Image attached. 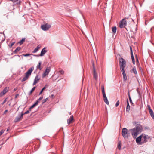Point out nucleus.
<instances>
[{
	"mask_svg": "<svg viewBox=\"0 0 154 154\" xmlns=\"http://www.w3.org/2000/svg\"><path fill=\"white\" fill-rule=\"evenodd\" d=\"M131 73H134L135 74H137V72L136 69V68L135 67H133V69L131 70Z\"/></svg>",
	"mask_w": 154,
	"mask_h": 154,
	"instance_id": "5701e85b",
	"label": "nucleus"
},
{
	"mask_svg": "<svg viewBox=\"0 0 154 154\" xmlns=\"http://www.w3.org/2000/svg\"><path fill=\"white\" fill-rule=\"evenodd\" d=\"M123 76V80L125 81L127 80V77L125 70H121Z\"/></svg>",
	"mask_w": 154,
	"mask_h": 154,
	"instance_id": "6ab92c4d",
	"label": "nucleus"
},
{
	"mask_svg": "<svg viewBox=\"0 0 154 154\" xmlns=\"http://www.w3.org/2000/svg\"><path fill=\"white\" fill-rule=\"evenodd\" d=\"M33 70L34 67H33L29 69L28 71L25 73V76L22 80V82H23L27 80L29 77L31 75L32 72Z\"/></svg>",
	"mask_w": 154,
	"mask_h": 154,
	"instance_id": "7ed1b4c3",
	"label": "nucleus"
},
{
	"mask_svg": "<svg viewBox=\"0 0 154 154\" xmlns=\"http://www.w3.org/2000/svg\"><path fill=\"white\" fill-rule=\"evenodd\" d=\"M38 100H37L34 103V104L35 105V106H36L38 104Z\"/></svg>",
	"mask_w": 154,
	"mask_h": 154,
	"instance_id": "a19ab883",
	"label": "nucleus"
},
{
	"mask_svg": "<svg viewBox=\"0 0 154 154\" xmlns=\"http://www.w3.org/2000/svg\"><path fill=\"white\" fill-rule=\"evenodd\" d=\"M17 1V0H12V2H13L14 3H15Z\"/></svg>",
	"mask_w": 154,
	"mask_h": 154,
	"instance_id": "49530a36",
	"label": "nucleus"
},
{
	"mask_svg": "<svg viewBox=\"0 0 154 154\" xmlns=\"http://www.w3.org/2000/svg\"><path fill=\"white\" fill-rule=\"evenodd\" d=\"M46 48L44 47L41 51L40 55H34L33 56H34L39 57L40 56H43L47 52V51L46 50Z\"/></svg>",
	"mask_w": 154,
	"mask_h": 154,
	"instance_id": "f8f14e48",
	"label": "nucleus"
},
{
	"mask_svg": "<svg viewBox=\"0 0 154 154\" xmlns=\"http://www.w3.org/2000/svg\"><path fill=\"white\" fill-rule=\"evenodd\" d=\"M101 88L102 93L103 96L104 101L106 104L108 105H109V101L107 100V98L106 97V94L105 93L104 88V86L103 85H102Z\"/></svg>",
	"mask_w": 154,
	"mask_h": 154,
	"instance_id": "6e6552de",
	"label": "nucleus"
},
{
	"mask_svg": "<svg viewBox=\"0 0 154 154\" xmlns=\"http://www.w3.org/2000/svg\"><path fill=\"white\" fill-rule=\"evenodd\" d=\"M119 61L121 70H125V68L126 65L125 60L122 58L120 57L119 59Z\"/></svg>",
	"mask_w": 154,
	"mask_h": 154,
	"instance_id": "f03ea898",
	"label": "nucleus"
},
{
	"mask_svg": "<svg viewBox=\"0 0 154 154\" xmlns=\"http://www.w3.org/2000/svg\"><path fill=\"white\" fill-rule=\"evenodd\" d=\"M59 72L61 74H64V72L62 70H61Z\"/></svg>",
	"mask_w": 154,
	"mask_h": 154,
	"instance_id": "79ce46f5",
	"label": "nucleus"
},
{
	"mask_svg": "<svg viewBox=\"0 0 154 154\" xmlns=\"http://www.w3.org/2000/svg\"><path fill=\"white\" fill-rule=\"evenodd\" d=\"M101 88L102 93L103 96L104 101L106 104L108 105H109V101L107 100V98L106 97V94L105 93L104 88V86L103 85H102Z\"/></svg>",
	"mask_w": 154,
	"mask_h": 154,
	"instance_id": "0eeeda50",
	"label": "nucleus"
},
{
	"mask_svg": "<svg viewBox=\"0 0 154 154\" xmlns=\"http://www.w3.org/2000/svg\"><path fill=\"white\" fill-rule=\"evenodd\" d=\"M122 134L125 139L128 138L130 136V133L126 128H123L122 130Z\"/></svg>",
	"mask_w": 154,
	"mask_h": 154,
	"instance_id": "20e7f679",
	"label": "nucleus"
},
{
	"mask_svg": "<svg viewBox=\"0 0 154 154\" xmlns=\"http://www.w3.org/2000/svg\"><path fill=\"white\" fill-rule=\"evenodd\" d=\"M147 107L149 110V112L151 116L153 119H154V114L151 108L149 105H148Z\"/></svg>",
	"mask_w": 154,
	"mask_h": 154,
	"instance_id": "2eb2a0df",
	"label": "nucleus"
},
{
	"mask_svg": "<svg viewBox=\"0 0 154 154\" xmlns=\"http://www.w3.org/2000/svg\"><path fill=\"white\" fill-rule=\"evenodd\" d=\"M6 101V99H5V100L3 103V104H4L5 103Z\"/></svg>",
	"mask_w": 154,
	"mask_h": 154,
	"instance_id": "09e8293b",
	"label": "nucleus"
},
{
	"mask_svg": "<svg viewBox=\"0 0 154 154\" xmlns=\"http://www.w3.org/2000/svg\"><path fill=\"white\" fill-rule=\"evenodd\" d=\"M73 119V117L72 115L70 118L69 119H67V122L68 124H69L72 122Z\"/></svg>",
	"mask_w": 154,
	"mask_h": 154,
	"instance_id": "4be33fe9",
	"label": "nucleus"
},
{
	"mask_svg": "<svg viewBox=\"0 0 154 154\" xmlns=\"http://www.w3.org/2000/svg\"><path fill=\"white\" fill-rule=\"evenodd\" d=\"M25 38H22V40H21L20 42H19L18 43L20 44V45L23 44L24 42H25Z\"/></svg>",
	"mask_w": 154,
	"mask_h": 154,
	"instance_id": "cd10ccee",
	"label": "nucleus"
},
{
	"mask_svg": "<svg viewBox=\"0 0 154 154\" xmlns=\"http://www.w3.org/2000/svg\"><path fill=\"white\" fill-rule=\"evenodd\" d=\"M137 91L138 93V94L139 96L140 97V96H141V94L140 93V92L138 91V88L137 89Z\"/></svg>",
	"mask_w": 154,
	"mask_h": 154,
	"instance_id": "ea45409f",
	"label": "nucleus"
},
{
	"mask_svg": "<svg viewBox=\"0 0 154 154\" xmlns=\"http://www.w3.org/2000/svg\"><path fill=\"white\" fill-rule=\"evenodd\" d=\"M21 49V48L20 47H18L13 52L14 54H16L17 52L19 51H20Z\"/></svg>",
	"mask_w": 154,
	"mask_h": 154,
	"instance_id": "393cba45",
	"label": "nucleus"
},
{
	"mask_svg": "<svg viewBox=\"0 0 154 154\" xmlns=\"http://www.w3.org/2000/svg\"><path fill=\"white\" fill-rule=\"evenodd\" d=\"M128 17H125L119 22V27L121 28H124L127 25V21L126 20L128 19Z\"/></svg>",
	"mask_w": 154,
	"mask_h": 154,
	"instance_id": "39448f33",
	"label": "nucleus"
},
{
	"mask_svg": "<svg viewBox=\"0 0 154 154\" xmlns=\"http://www.w3.org/2000/svg\"><path fill=\"white\" fill-rule=\"evenodd\" d=\"M32 106L33 107H35V106H35V105L34 104L33 105H32Z\"/></svg>",
	"mask_w": 154,
	"mask_h": 154,
	"instance_id": "864d4df0",
	"label": "nucleus"
},
{
	"mask_svg": "<svg viewBox=\"0 0 154 154\" xmlns=\"http://www.w3.org/2000/svg\"><path fill=\"white\" fill-rule=\"evenodd\" d=\"M40 79V75L38 74L35 78L34 82L33 83V85H34L37 84Z\"/></svg>",
	"mask_w": 154,
	"mask_h": 154,
	"instance_id": "ddd939ff",
	"label": "nucleus"
},
{
	"mask_svg": "<svg viewBox=\"0 0 154 154\" xmlns=\"http://www.w3.org/2000/svg\"><path fill=\"white\" fill-rule=\"evenodd\" d=\"M48 98H46L45 99L43 100L42 101V104H43L45 102H46L47 101V100H48Z\"/></svg>",
	"mask_w": 154,
	"mask_h": 154,
	"instance_id": "2f4dec72",
	"label": "nucleus"
},
{
	"mask_svg": "<svg viewBox=\"0 0 154 154\" xmlns=\"http://www.w3.org/2000/svg\"><path fill=\"white\" fill-rule=\"evenodd\" d=\"M136 62H137L138 63L139 62L138 58H137V59H136Z\"/></svg>",
	"mask_w": 154,
	"mask_h": 154,
	"instance_id": "603ef678",
	"label": "nucleus"
},
{
	"mask_svg": "<svg viewBox=\"0 0 154 154\" xmlns=\"http://www.w3.org/2000/svg\"><path fill=\"white\" fill-rule=\"evenodd\" d=\"M15 43V42H12L11 43L10 45H9V46L10 47H11L13 46V45Z\"/></svg>",
	"mask_w": 154,
	"mask_h": 154,
	"instance_id": "e433bc0d",
	"label": "nucleus"
},
{
	"mask_svg": "<svg viewBox=\"0 0 154 154\" xmlns=\"http://www.w3.org/2000/svg\"><path fill=\"white\" fill-rule=\"evenodd\" d=\"M36 88V87L35 86L32 88V89H31V90L30 91V94H32V91H34V90H35Z\"/></svg>",
	"mask_w": 154,
	"mask_h": 154,
	"instance_id": "473e14b6",
	"label": "nucleus"
},
{
	"mask_svg": "<svg viewBox=\"0 0 154 154\" xmlns=\"http://www.w3.org/2000/svg\"><path fill=\"white\" fill-rule=\"evenodd\" d=\"M135 57L136 58V59H137V58H138L137 55H135Z\"/></svg>",
	"mask_w": 154,
	"mask_h": 154,
	"instance_id": "5fc2aeb1",
	"label": "nucleus"
},
{
	"mask_svg": "<svg viewBox=\"0 0 154 154\" xmlns=\"http://www.w3.org/2000/svg\"><path fill=\"white\" fill-rule=\"evenodd\" d=\"M112 32L115 34L116 32V26L112 27Z\"/></svg>",
	"mask_w": 154,
	"mask_h": 154,
	"instance_id": "a878e982",
	"label": "nucleus"
},
{
	"mask_svg": "<svg viewBox=\"0 0 154 154\" xmlns=\"http://www.w3.org/2000/svg\"><path fill=\"white\" fill-rule=\"evenodd\" d=\"M21 3V1L20 0H17L15 3V4L20 5Z\"/></svg>",
	"mask_w": 154,
	"mask_h": 154,
	"instance_id": "72a5a7b5",
	"label": "nucleus"
},
{
	"mask_svg": "<svg viewBox=\"0 0 154 154\" xmlns=\"http://www.w3.org/2000/svg\"><path fill=\"white\" fill-rule=\"evenodd\" d=\"M4 130H2L0 131V136H1L2 134L4 133Z\"/></svg>",
	"mask_w": 154,
	"mask_h": 154,
	"instance_id": "58836bf2",
	"label": "nucleus"
},
{
	"mask_svg": "<svg viewBox=\"0 0 154 154\" xmlns=\"http://www.w3.org/2000/svg\"><path fill=\"white\" fill-rule=\"evenodd\" d=\"M133 138H135L137 135L141 131V127L139 125H137L132 129L130 130Z\"/></svg>",
	"mask_w": 154,
	"mask_h": 154,
	"instance_id": "f257e3e1",
	"label": "nucleus"
},
{
	"mask_svg": "<svg viewBox=\"0 0 154 154\" xmlns=\"http://www.w3.org/2000/svg\"><path fill=\"white\" fill-rule=\"evenodd\" d=\"M29 112L30 111L29 110H28L26 112H25L24 113H23V115L29 113Z\"/></svg>",
	"mask_w": 154,
	"mask_h": 154,
	"instance_id": "4c0bfd02",
	"label": "nucleus"
},
{
	"mask_svg": "<svg viewBox=\"0 0 154 154\" xmlns=\"http://www.w3.org/2000/svg\"><path fill=\"white\" fill-rule=\"evenodd\" d=\"M40 46L39 45H38L33 51L32 53H34L36 52L40 48Z\"/></svg>",
	"mask_w": 154,
	"mask_h": 154,
	"instance_id": "b1692460",
	"label": "nucleus"
},
{
	"mask_svg": "<svg viewBox=\"0 0 154 154\" xmlns=\"http://www.w3.org/2000/svg\"><path fill=\"white\" fill-rule=\"evenodd\" d=\"M17 88H15L14 89V91H16L17 90Z\"/></svg>",
	"mask_w": 154,
	"mask_h": 154,
	"instance_id": "6e6d98bb",
	"label": "nucleus"
},
{
	"mask_svg": "<svg viewBox=\"0 0 154 154\" xmlns=\"http://www.w3.org/2000/svg\"><path fill=\"white\" fill-rule=\"evenodd\" d=\"M9 89V87H5L3 90L1 92L0 94V96H2L5 94L8 91Z\"/></svg>",
	"mask_w": 154,
	"mask_h": 154,
	"instance_id": "4468645a",
	"label": "nucleus"
},
{
	"mask_svg": "<svg viewBox=\"0 0 154 154\" xmlns=\"http://www.w3.org/2000/svg\"><path fill=\"white\" fill-rule=\"evenodd\" d=\"M128 96L129 98V100H130L131 104L133 105V103L132 102V100L131 99V98L130 96V94L129 92H128Z\"/></svg>",
	"mask_w": 154,
	"mask_h": 154,
	"instance_id": "c85d7f7f",
	"label": "nucleus"
},
{
	"mask_svg": "<svg viewBox=\"0 0 154 154\" xmlns=\"http://www.w3.org/2000/svg\"><path fill=\"white\" fill-rule=\"evenodd\" d=\"M101 88L102 93L103 96L104 101L106 104L108 105H109V101L107 100V98L106 97V94L105 93L104 88V86L103 85H102Z\"/></svg>",
	"mask_w": 154,
	"mask_h": 154,
	"instance_id": "1a4fd4ad",
	"label": "nucleus"
},
{
	"mask_svg": "<svg viewBox=\"0 0 154 154\" xmlns=\"http://www.w3.org/2000/svg\"><path fill=\"white\" fill-rule=\"evenodd\" d=\"M50 70L51 68L50 67H47L45 71L42 75V77L44 78L45 77L46 75H48L50 72Z\"/></svg>",
	"mask_w": 154,
	"mask_h": 154,
	"instance_id": "9b49d317",
	"label": "nucleus"
},
{
	"mask_svg": "<svg viewBox=\"0 0 154 154\" xmlns=\"http://www.w3.org/2000/svg\"><path fill=\"white\" fill-rule=\"evenodd\" d=\"M23 113H22L20 115L16 117L15 119V122H17L20 121L23 118Z\"/></svg>",
	"mask_w": 154,
	"mask_h": 154,
	"instance_id": "f3484780",
	"label": "nucleus"
},
{
	"mask_svg": "<svg viewBox=\"0 0 154 154\" xmlns=\"http://www.w3.org/2000/svg\"><path fill=\"white\" fill-rule=\"evenodd\" d=\"M42 98H43L42 97H41L38 99V101H40L41 100Z\"/></svg>",
	"mask_w": 154,
	"mask_h": 154,
	"instance_id": "37998d69",
	"label": "nucleus"
},
{
	"mask_svg": "<svg viewBox=\"0 0 154 154\" xmlns=\"http://www.w3.org/2000/svg\"><path fill=\"white\" fill-rule=\"evenodd\" d=\"M51 27V26L47 23L42 25L41 26L42 29L44 31L48 30Z\"/></svg>",
	"mask_w": 154,
	"mask_h": 154,
	"instance_id": "9d476101",
	"label": "nucleus"
},
{
	"mask_svg": "<svg viewBox=\"0 0 154 154\" xmlns=\"http://www.w3.org/2000/svg\"><path fill=\"white\" fill-rule=\"evenodd\" d=\"M18 95H19V94H16L15 95V97L17 98Z\"/></svg>",
	"mask_w": 154,
	"mask_h": 154,
	"instance_id": "8fccbe9b",
	"label": "nucleus"
},
{
	"mask_svg": "<svg viewBox=\"0 0 154 154\" xmlns=\"http://www.w3.org/2000/svg\"><path fill=\"white\" fill-rule=\"evenodd\" d=\"M46 86H45L42 89L41 91L39 93V94H41L42 93V92L46 88Z\"/></svg>",
	"mask_w": 154,
	"mask_h": 154,
	"instance_id": "7c9ffc66",
	"label": "nucleus"
},
{
	"mask_svg": "<svg viewBox=\"0 0 154 154\" xmlns=\"http://www.w3.org/2000/svg\"><path fill=\"white\" fill-rule=\"evenodd\" d=\"M119 100H118L117 102H116V107H117L119 104Z\"/></svg>",
	"mask_w": 154,
	"mask_h": 154,
	"instance_id": "c9c22d12",
	"label": "nucleus"
},
{
	"mask_svg": "<svg viewBox=\"0 0 154 154\" xmlns=\"http://www.w3.org/2000/svg\"><path fill=\"white\" fill-rule=\"evenodd\" d=\"M54 97V95L53 94H52L50 96V97L51 98H53Z\"/></svg>",
	"mask_w": 154,
	"mask_h": 154,
	"instance_id": "3c124183",
	"label": "nucleus"
},
{
	"mask_svg": "<svg viewBox=\"0 0 154 154\" xmlns=\"http://www.w3.org/2000/svg\"><path fill=\"white\" fill-rule=\"evenodd\" d=\"M31 55L32 54H23L22 55L24 57H27Z\"/></svg>",
	"mask_w": 154,
	"mask_h": 154,
	"instance_id": "f704fd0d",
	"label": "nucleus"
},
{
	"mask_svg": "<svg viewBox=\"0 0 154 154\" xmlns=\"http://www.w3.org/2000/svg\"><path fill=\"white\" fill-rule=\"evenodd\" d=\"M41 62L40 61H39L38 63V64L37 66V68L39 69L40 70H41L42 69V68L41 67Z\"/></svg>",
	"mask_w": 154,
	"mask_h": 154,
	"instance_id": "bb28decb",
	"label": "nucleus"
},
{
	"mask_svg": "<svg viewBox=\"0 0 154 154\" xmlns=\"http://www.w3.org/2000/svg\"><path fill=\"white\" fill-rule=\"evenodd\" d=\"M9 128H8V129H7V131H8L9 130Z\"/></svg>",
	"mask_w": 154,
	"mask_h": 154,
	"instance_id": "4d7b16f0",
	"label": "nucleus"
},
{
	"mask_svg": "<svg viewBox=\"0 0 154 154\" xmlns=\"http://www.w3.org/2000/svg\"><path fill=\"white\" fill-rule=\"evenodd\" d=\"M121 142H119L118 143V149L119 150H120L121 149Z\"/></svg>",
	"mask_w": 154,
	"mask_h": 154,
	"instance_id": "c756f323",
	"label": "nucleus"
},
{
	"mask_svg": "<svg viewBox=\"0 0 154 154\" xmlns=\"http://www.w3.org/2000/svg\"><path fill=\"white\" fill-rule=\"evenodd\" d=\"M33 107L32 106H31L29 108V110L30 111H31V109H32V108H33Z\"/></svg>",
	"mask_w": 154,
	"mask_h": 154,
	"instance_id": "a18cd8bd",
	"label": "nucleus"
},
{
	"mask_svg": "<svg viewBox=\"0 0 154 154\" xmlns=\"http://www.w3.org/2000/svg\"><path fill=\"white\" fill-rule=\"evenodd\" d=\"M142 142L141 143H140V144L146 143L148 141V140L150 139L151 140V139L150 137L148 135H146L145 134H142Z\"/></svg>",
	"mask_w": 154,
	"mask_h": 154,
	"instance_id": "423d86ee",
	"label": "nucleus"
},
{
	"mask_svg": "<svg viewBox=\"0 0 154 154\" xmlns=\"http://www.w3.org/2000/svg\"><path fill=\"white\" fill-rule=\"evenodd\" d=\"M33 107L32 106H31L29 108V110L30 111H31V109H32V108H33Z\"/></svg>",
	"mask_w": 154,
	"mask_h": 154,
	"instance_id": "c03bdc74",
	"label": "nucleus"
},
{
	"mask_svg": "<svg viewBox=\"0 0 154 154\" xmlns=\"http://www.w3.org/2000/svg\"><path fill=\"white\" fill-rule=\"evenodd\" d=\"M127 106L126 108V111L127 112H129L130 109V106L129 105L128 99H127Z\"/></svg>",
	"mask_w": 154,
	"mask_h": 154,
	"instance_id": "412c9836",
	"label": "nucleus"
},
{
	"mask_svg": "<svg viewBox=\"0 0 154 154\" xmlns=\"http://www.w3.org/2000/svg\"><path fill=\"white\" fill-rule=\"evenodd\" d=\"M142 135L141 134V135L140 136H139L138 137L136 138V141L137 143H141L142 138Z\"/></svg>",
	"mask_w": 154,
	"mask_h": 154,
	"instance_id": "a211bd4d",
	"label": "nucleus"
},
{
	"mask_svg": "<svg viewBox=\"0 0 154 154\" xmlns=\"http://www.w3.org/2000/svg\"><path fill=\"white\" fill-rule=\"evenodd\" d=\"M130 52H131V59H132V61L133 63V64L134 65V64H135V60H134V58L133 53L132 49V47L131 46H130Z\"/></svg>",
	"mask_w": 154,
	"mask_h": 154,
	"instance_id": "dca6fc26",
	"label": "nucleus"
},
{
	"mask_svg": "<svg viewBox=\"0 0 154 154\" xmlns=\"http://www.w3.org/2000/svg\"><path fill=\"white\" fill-rule=\"evenodd\" d=\"M94 66V72H93V76L94 77L95 79L96 80H97V73L96 72L95 68L94 67V64H93Z\"/></svg>",
	"mask_w": 154,
	"mask_h": 154,
	"instance_id": "aec40b11",
	"label": "nucleus"
},
{
	"mask_svg": "<svg viewBox=\"0 0 154 154\" xmlns=\"http://www.w3.org/2000/svg\"><path fill=\"white\" fill-rule=\"evenodd\" d=\"M8 112V110H6L4 112V114H5Z\"/></svg>",
	"mask_w": 154,
	"mask_h": 154,
	"instance_id": "de8ad7c7",
	"label": "nucleus"
}]
</instances>
